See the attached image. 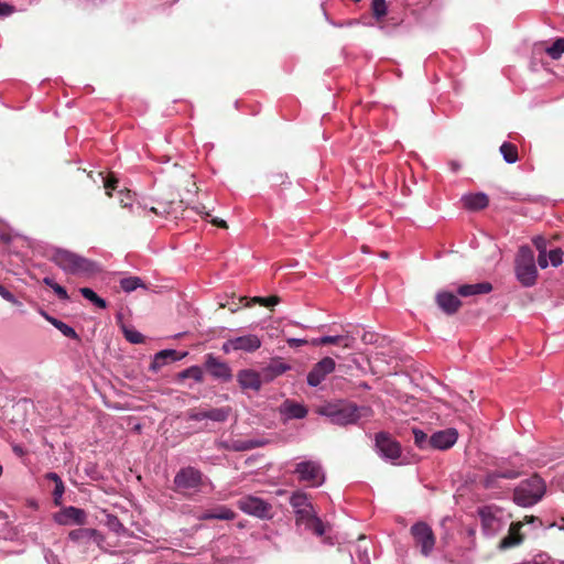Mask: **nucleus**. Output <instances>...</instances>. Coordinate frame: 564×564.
<instances>
[{
  "label": "nucleus",
  "mask_w": 564,
  "mask_h": 564,
  "mask_svg": "<svg viewBox=\"0 0 564 564\" xmlns=\"http://www.w3.org/2000/svg\"><path fill=\"white\" fill-rule=\"evenodd\" d=\"M296 516V525L306 531H312L317 536L325 533V527L322 520L316 516L314 508L301 510Z\"/></svg>",
  "instance_id": "12"
},
{
  "label": "nucleus",
  "mask_w": 564,
  "mask_h": 564,
  "mask_svg": "<svg viewBox=\"0 0 564 564\" xmlns=\"http://www.w3.org/2000/svg\"><path fill=\"white\" fill-rule=\"evenodd\" d=\"M336 368V362L330 357H324L317 364L314 365L312 370L308 372L306 381L310 387L319 386L325 378L330 375Z\"/></svg>",
  "instance_id": "11"
},
{
  "label": "nucleus",
  "mask_w": 564,
  "mask_h": 564,
  "mask_svg": "<svg viewBox=\"0 0 564 564\" xmlns=\"http://www.w3.org/2000/svg\"><path fill=\"white\" fill-rule=\"evenodd\" d=\"M376 449L381 458L391 463H395L401 456L400 444L384 432L376 435Z\"/></svg>",
  "instance_id": "10"
},
{
  "label": "nucleus",
  "mask_w": 564,
  "mask_h": 564,
  "mask_svg": "<svg viewBox=\"0 0 564 564\" xmlns=\"http://www.w3.org/2000/svg\"><path fill=\"white\" fill-rule=\"evenodd\" d=\"M449 165H451V169L453 172H457L460 169L459 163H457L455 161L451 162Z\"/></svg>",
  "instance_id": "61"
},
{
  "label": "nucleus",
  "mask_w": 564,
  "mask_h": 564,
  "mask_svg": "<svg viewBox=\"0 0 564 564\" xmlns=\"http://www.w3.org/2000/svg\"><path fill=\"white\" fill-rule=\"evenodd\" d=\"M532 564H552V561L546 554H539L534 557Z\"/></svg>",
  "instance_id": "52"
},
{
  "label": "nucleus",
  "mask_w": 564,
  "mask_h": 564,
  "mask_svg": "<svg viewBox=\"0 0 564 564\" xmlns=\"http://www.w3.org/2000/svg\"><path fill=\"white\" fill-rule=\"evenodd\" d=\"M43 283L47 286H50L51 289H53L54 284H57L52 278L50 276H45L43 279Z\"/></svg>",
  "instance_id": "59"
},
{
  "label": "nucleus",
  "mask_w": 564,
  "mask_h": 564,
  "mask_svg": "<svg viewBox=\"0 0 564 564\" xmlns=\"http://www.w3.org/2000/svg\"><path fill=\"white\" fill-rule=\"evenodd\" d=\"M319 341L325 345H337L344 348H352L355 339L350 335H335V336H322L319 337Z\"/></svg>",
  "instance_id": "28"
},
{
  "label": "nucleus",
  "mask_w": 564,
  "mask_h": 564,
  "mask_svg": "<svg viewBox=\"0 0 564 564\" xmlns=\"http://www.w3.org/2000/svg\"><path fill=\"white\" fill-rule=\"evenodd\" d=\"M63 494H64V484L63 482L55 484V488H54V492H53L55 502H57L58 499L62 498Z\"/></svg>",
  "instance_id": "51"
},
{
  "label": "nucleus",
  "mask_w": 564,
  "mask_h": 564,
  "mask_svg": "<svg viewBox=\"0 0 564 564\" xmlns=\"http://www.w3.org/2000/svg\"><path fill=\"white\" fill-rule=\"evenodd\" d=\"M180 378H182V379L191 378L195 382L200 383L204 380V371L199 366H192V367L184 369L180 373Z\"/></svg>",
  "instance_id": "35"
},
{
  "label": "nucleus",
  "mask_w": 564,
  "mask_h": 564,
  "mask_svg": "<svg viewBox=\"0 0 564 564\" xmlns=\"http://www.w3.org/2000/svg\"><path fill=\"white\" fill-rule=\"evenodd\" d=\"M371 9L376 20H381L388 10L386 0H372Z\"/></svg>",
  "instance_id": "39"
},
{
  "label": "nucleus",
  "mask_w": 564,
  "mask_h": 564,
  "mask_svg": "<svg viewBox=\"0 0 564 564\" xmlns=\"http://www.w3.org/2000/svg\"><path fill=\"white\" fill-rule=\"evenodd\" d=\"M68 538L70 541L79 544H88L90 541L100 545L104 542V536L96 530L90 528H79L69 532Z\"/></svg>",
  "instance_id": "17"
},
{
  "label": "nucleus",
  "mask_w": 564,
  "mask_h": 564,
  "mask_svg": "<svg viewBox=\"0 0 564 564\" xmlns=\"http://www.w3.org/2000/svg\"><path fill=\"white\" fill-rule=\"evenodd\" d=\"M236 346H237V345H236L235 337H232V338L227 339V340L223 344V346H221V350H223L225 354H230L231 351H238Z\"/></svg>",
  "instance_id": "45"
},
{
  "label": "nucleus",
  "mask_w": 564,
  "mask_h": 564,
  "mask_svg": "<svg viewBox=\"0 0 564 564\" xmlns=\"http://www.w3.org/2000/svg\"><path fill=\"white\" fill-rule=\"evenodd\" d=\"M317 413L326 416L333 424L350 425L359 424L372 417L373 411L369 405H358L354 402L337 401L318 408Z\"/></svg>",
  "instance_id": "1"
},
{
  "label": "nucleus",
  "mask_w": 564,
  "mask_h": 564,
  "mask_svg": "<svg viewBox=\"0 0 564 564\" xmlns=\"http://www.w3.org/2000/svg\"><path fill=\"white\" fill-rule=\"evenodd\" d=\"M120 204L122 207L127 208L132 206L130 191H127L126 193L120 192Z\"/></svg>",
  "instance_id": "49"
},
{
  "label": "nucleus",
  "mask_w": 564,
  "mask_h": 564,
  "mask_svg": "<svg viewBox=\"0 0 564 564\" xmlns=\"http://www.w3.org/2000/svg\"><path fill=\"white\" fill-rule=\"evenodd\" d=\"M482 533L487 536L496 535L505 525L503 510L497 506H484L478 508Z\"/></svg>",
  "instance_id": "5"
},
{
  "label": "nucleus",
  "mask_w": 564,
  "mask_h": 564,
  "mask_svg": "<svg viewBox=\"0 0 564 564\" xmlns=\"http://www.w3.org/2000/svg\"><path fill=\"white\" fill-rule=\"evenodd\" d=\"M230 414L229 408H214L206 410V416L207 420L214 421V422H225Z\"/></svg>",
  "instance_id": "34"
},
{
  "label": "nucleus",
  "mask_w": 564,
  "mask_h": 564,
  "mask_svg": "<svg viewBox=\"0 0 564 564\" xmlns=\"http://www.w3.org/2000/svg\"><path fill=\"white\" fill-rule=\"evenodd\" d=\"M13 12V7L7 3H0V17H8Z\"/></svg>",
  "instance_id": "54"
},
{
  "label": "nucleus",
  "mask_w": 564,
  "mask_h": 564,
  "mask_svg": "<svg viewBox=\"0 0 564 564\" xmlns=\"http://www.w3.org/2000/svg\"><path fill=\"white\" fill-rule=\"evenodd\" d=\"M106 525L117 534L123 533L126 531L124 525L120 522L119 518L113 514H107L106 517Z\"/></svg>",
  "instance_id": "38"
},
{
  "label": "nucleus",
  "mask_w": 564,
  "mask_h": 564,
  "mask_svg": "<svg viewBox=\"0 0 564 564\" xmlns=\"http://www.w3.org/2000/svg\"><path fill=\"white\" fill-rule=\"evenodd\" d=\"M519 474L513 470L490 473L485 477L484 486L486 488H495L498 487L499 479H514Z\"/></svg>",
  "instance_id": "27"
},
{
  "label": "nucleus",
  "mask_w": 564,
  "mask_h": 564,
  "mask_svg": "<svg viewBox=\"0 0 564 564\" xmlns=\"http://www.w3.org/2000/svg\"><path fill=\"white\" fill-rule=\"evenodd\" d=\"M235 340L237 345V350L247 354H252L257 351L262 345V339L256 334H246L237 336L235 337Z\"/></svg>",
  "instance_id": "20"
},
{
  "label": "nucleus",
  "mask_w": 564,
  "mask_h": 564,
  "mask_svg": "<svg viewBox=\"0 0 564 564\" xmlns=\"http://www.w3.org/2000/svg\"><path fill=\"white\" fill-rule=\"evenodd\" d=\"M365 560H366V564H369V558L366 554H365Z\"/></svg>",
  "instance_id": "64"
},
{
  "label": "nucleus",
  "mask_w": 564,
  "mask_h": 564,
  "mask_svg": "<svg viewBox=\"0 0 564 564\" xmlns=\"http://www.w3.org/2000/svg\"><path fill=\"white\" fill-rule=\"evenodd\" d=\"M61 525L83 524L86 520V513L83 509L76 507H66L54 517Z\"/></svg>",
  "instance_id": "15"
},
{
  "label": "nucleus",
  "mask_w": 564,
  "mask_h": 564,
  "mask_svg": "<svg viewBox=\"0 0 564 564\" xmlns=\"http://www.w3.org/2000/svg\"><path fill=\"white\" fill-rule=\"evenodd\" d=\"M458 440V432L454 427L436 431L430 436L432 449L447 451L452 448Z\"/></svg>",
  "instance_id": "14"
},
{
  "label": "nucleus",
  "mask_w": 564,
  "mask_h": 564,
  "mask_svg": "<svg viewBox=\"0 0 564 564\" xmlns=\"http://www.w3.org/2000/svg\"><path fill=\"white\" fill-rule=\"evenodd\" d=\"M286 343H288V345H289L290 347H292V348H293V347H300V346H302V345L307 344V340H306V339H304V338H293V337H292V338H288V339H286Z\"/></svg>",
  "instance_id": "50"
},
{
  "label": "nucleus",
  "mask_w": 564,
  "mask_h": 564,
  "mask_svg": "<svg viewBox=\"0 0 564 564\" xmlns=\"http://www.w3.org/2000/svg\"><path fill=\"white\" fill-rule=\"evenodd\" d=\"M262 443L259 442V441H235L232 443V446L231 448L234 451H237V452H242V451H249V449H252V448H256L258 446H261Z\"/></svg>",
  "instance_id": "40"
},
{
  "label": "nucleus",
  "mask_w": 564,
  "mask_h": 564,
  "mask_svg": "<svg viewBox=\"0 0 564 564\" xmlns=\"http://www.w3.org/2000/svg\"><path fill=\"white\" fill-rule=\"evenodd\" d=\"M435 301L440 310L447 315L455 314L462 306V302L458 296L448 291L437 292Z\"/></svg>",
  "instance_id": "16"
},
{
  "label": "nucleus",
  "mask_w": 564,
  "mask_h": 564,
  "mask_svg": "<svg viewBox=\"0 0 564 564\" xmlns=\"http://www.w3.org/2000/svg\"><path fill=\"white\" fill-rule=\"evenodd\" d=\"M45 560L48 564H58V558L57 556L51 552V551H45Z\"/></svg>",
  "instance_id": "55"
},
{
  "label": "nucleus",
  "mask_w": 564,
  "mask_h": 564,
  "mask_svg": "<svg viewBox=\"0 0 564 564\" xmlns=\"http://www.w3.org/2000/svg\"><path fill=\"white\" fill-rule=\"evenodd\" d=\"M239 509L250 516L260 519L271 518V505L261 498L246 496L238 501Z\"/></svg>",
  "instance_id": "9"
},
{
  "label": "nucleus",
  "mask_w": 564,
  "mask_h": 564,
  "mask_svg": "<svg viewBox=\"0 0 564 564\" xmlns=\"http://www.w3.org/2000/svg\"><path fill=\"white\" fill-rule=\"evenodd\" d=\"M251 302L269 307V306L276 305L280 302V297H278V296H269V297L254 296L251 299Z\"/></svg>",
  "instance_id": "43"
},
{
  "label": "nucleus",
  "mask_w": 564,
  "mask_h": 564,
  "mask_svg": "<svg viewBox=\"0 0 564 564\" xmlns=\"http://www.w3.org/2000/svg\"><path fill=\"white\" fill-rule=\"evenodd\" d=\"M545 490L544 480L534 475L518 485L513 492V501L521 507H531L543 498Z\"/></svg>",
  "instance_id": "4"
},
{
  "label": "nucleus",
  "mask_w": 564,
  "mask_h": 564,
  "mask_svg": "<svg viewBox=\"0 0 564 564\" xmlns=\"http://www.w3.org/2000/svg\"><path fill=\"white\" fill-rule=\"evenodd\" d=\"M52 290L58 296V299H61L63 301H68L69 300V296H68V293H67L66 289L64 286L59 285L58 283L54 284Z\"/></svg>",
  "instance_id": "46"
},
{
  "label": "nucleus",
  "mask_w": 564,
  "mask_h": 564,
  "mask_svg": "<svg viewBox=\"0 0 564 564\" xmlns=\"http://www.w3.org/2000/svg\"><path fill=\"white\" fill-rule=\"evenodd\" d=\"M236 513L228 507L220 506L212 511H206L200 516L202 520H234Z\"/></svg>",
  "instance_id": "26"
},
{
  "label": "nucleus",
  "mask_w": 564,
  "mask_h": 564,
  "mask_svg": "<svg viewBox=\"0 0 564 564\" xmlns=\"http://www.w3.org/2000/svg\"><path fill=\"white\" fill-rule=\"evenodd\" d=\"M175 1L176 0H164L165 3H170V4L174 3Z\"/></svg>",
  "instance_id": "63"
},
{
  "label": "nucleus",
  "mask_w": 564,
  "mask_h": 564,
  "mask_svg": "<svg viewBox=\"0 0 564 564\" xmlns=\"http://www.w3.org/2000/svg\"><path fill=\"white\" fill-rule=\"evenodd\" d=\"M46 479L54 481L55 484L63 482L61 477L56 473H47Z\"/></svg>",
  "instance_id": "57"
},
{
  "label": "nucleus",
  "mask_w": 564,
  "mask_h": 564,
  "mask_svg": "<svg viewBox=\"0 0 564 564\" xmlns=\"http://www.w3.org/2000/svg\"><path fill=\"white\" fill-rule=\"evenodd\" d=\"M462 200L464 206L470 210L484 209L489 203L488 196L484 193L464 195Z\"/></svg>",
  "instance_id": "22"
},
{
  "label": "nucleus",
  "mask_w": 564,
  "mask_h": 564,
  "mask_svg": "<svg viewBox=\"0 0 564 564\" xmlns=\"http://www.w3.org/2000/svg\"><path fill=\"white\" fill-rule=\"evenodd\" d=\"M187 416L189 420L192 421H203V420H207V416H206V410H200V411H191L187 413Z\"/></svg>",
  "instance_id": "47"
},
{
  "label": "nucleus",
  "mask_w": 564,
  "mask_h": 564,
  "mask_svg": "<svg viewBox=\"0 0 564 564\" xmlns=\"http://www.w3.org/2000/svg\"><path fill=\"white\" fill-rule=\"evenodd\" d=\"M492 291V285L489 282H479L474 284H463L457 289L458 295L463 297L475 296L480 294H488Z\"/></svg>",
  "instance_id": "21"
},
{
  "label": "nucleus",
  "mask_w": 564,
  "mask_h": 564,
  "mask_svg": "<svg viewBox=\"0 0 564 564\" xmlns=\"http://www.w3.org/2000/svg\"><path fill=\"white\" fill-rule=\"evenodd\" d=\"M533 243L539 250V252H541V250H545V240L542 237L534 238Z\"/></svg>",
  "instance_id": "56"
},
{
  "label": "nucleus",
  "mask_w": 564,
  "mask_h": 564,
  "mask_svg": "<svg viewBox=\"0 0 564 564\" xmlns=\"http://www.w3.org/2000/svg\"><path fill=\"white\" fill-rule=\"evenodd\" d=\"M50 260L63 272L70 275L88 278L100 271L99 265L95 261L66 249H54Z\"/></svg>",
  "instance_id": "2"
},
{
  "label": "nucleus",
  "mask_w": 564,
  "mask_h": 564,
  "mask_svg": "<svg viewBox=\"0 0 564 564\" xmlns=\"http://www.w3.org/2000/svg\"><path fill=\"white\" fill-rule=\"evenodd\" d=\"M410 532L420 547L421 554L429 557L435 547V535L432 528L426 522L419 521L411 527Z\"/></svg>",
  "instance_id": "7"
},
{
  "label": "nucleus",
  "mask_w": 564,
  "mask_h": 564,
  "mask_svg": "<svg viewBox=\"0 0 564 564\" xmlns=\"http://www.w3.org/2000/svg\"><path fill=\"white\" fill-rule=\"evenodd\" d=\"M563 251L560 248L552 249L549 252V260L553 267H558L563 263Z\"/></svg>",
  "instance_id": "42"
},
{
  "label": "nucleus",
  "mask_w": 564,
  "mask_h": 564,
  "mask_svg": "<svg viewBox=\"0 0 564 564\" xmlns=\"http://www.w3.org/2000/svg\"><path fill=\"white\" fill-rule=\"evenodd\" d=\"M522 524L520 522L512 523L510 525L509 534L506 538H503L500 542L501 549L513 547L522 542V536L519 533Z\"/></svg>",
  "instance_id": "25"
},
{
  "label": "nucleus",
  "mask_w": 564,
  "mask_h": 564,
  "mask_svg": "<svg viewBox=\"0 0 564 564\" xmlns=\"http://www.w3.org/2000/svg\"><path fill=\"white\" fill-rule=\"evenodd\" d=\"M290 369V365L274 360L263 369V376L265 377L267 380H272L275 377L283 375Z\"/></svg>",
  "instance_id": "30"
},
{
  "label": "nucleus",
  "mask_w": 564,
  "mask_h": 564,
  "mask_svg": "<svg viewBox=\"0 0 564 564\" xmlns=\"http://www.w3.org/2000/svg\"><path fill=\"white\" fill-rule=\"evenodd\" d=\"M294 473L300 481L308 484L310 487H321L325 482V474L317 460H303L296 464Z\"/></svg>",
  "instance_id": "6"
},
{
  "label": "nucleus",
  "mask_w": 564,
  "mask_h": 564,
  "mask_svg": "<svg viewBox=\"0 0 564 564\" xmlns=\"http://www.w3.org/2000/svg\"><path fill=\"white\" fill-rule=\"evenodd\" d=\"M12 451L15 455L22 457L25 454V449L20 445H13Z\"/></svg>",
  "instance_id": "58"
},
{
  "label": "nucleus",
  "mask_w": 564,
  "mask_h": 564,
  "mask_svg": "<svg viewBox=\"0 0 564 564\" xmlns=\"http://www.w3.org/2000/svg\"><path fill=\"white\" fill-rule=\"evenodd\" d=\"M187 356V351L178 352L175 349H163L154 355L153 361L151 364V369L156 371L158 369L166 366L172 361L182 360Z\"/></svg>",
  "instance_id": "18"
},
{
  "label": "nucleus",
  "mask_w": 564,
  "mask_h": 564,
  "mask_svg": "<svg viewBox=\"0 0 564 564\" xmlns=\"http://www.w3.org/2000/svg\"><path fill=\"white\" fill-rule=\"evenodd\" d=\"M517 280L524 288L533 286L538 279L534 252L529 246H521L514 260Z\"/></svg>",
  "instance_id": "3"
},
{
  "label": "nucleus",
  "mask_w": 564,
  "mask_h": 564,
  "mask_svg": "<svg viewBox=\"0 0 564 564\" xmlns=\"http://www.w3.org/2000/svg\"><path fill=\"white\" fill-rule=\"evenodd\" d=\"M237 381L242 389L259 391L262 384L259 372L252 369H243L237 373Z\"/></svg>",
  "instance_id": "19"
},
{
  "label": "nucleus",
  "mask_w": 564,
  "mask_h": 564,
  "mask_svg": "<svg viewBox=\"0 0 564 564\" xmlns=\"http://www.w3.org/2000/svg\"><path fill=\"white\" fill-rule=\"evenodd\" d=\"M288 419H304L307 415V409L301 403L285 401L281 409Z\"/></svg>",
  "instance_id": "23"
},
{
  "label": "nucleus",
  "mask_w": 564,
  "mask_h": 564,
  "mask_svg": "<svg viewBox=\"0 0 564 564\" xmlns=\"http://www.w3.org/2000/svg\"><path fill=\"white\" fill-rule=\"evenodd\" d=\"M205 368L209 375L218 380L228 382L232 379V371L229 365L225 361L219 360L213 354H208L205 357Z\"/></svg>",
  "instance_id": "13"
},
{
  "label": "nucleus",
  "mask_w": 564,
  "mask_h": 564,
  "mask_svg": "<svg viewBox=\"0 0 564 564\" xmlns=\"http://www.w3.org/2000/svg\"><path fill=\"white\" fill-rule=\"evenodd\" d=\"M42 316L50 322L54 327H56L65 337L72 338V339H79L78 334L76 330L67 325L66 323L48 315L44 311L41 312Z\"/></svg>",
  "instance_id": "24"
},
{
  "label": "nucleus",
  "mask_w": 564,
  "mask_h": 564,
  "mask_svg": "<svg viewBox=\"0 0 564 564\" xmlns=\"http://www.w3.org/2000/svg\"><path fill=\"white\" fill-rule=\"evenodd\" d=\"M79 292L86 300L91 302L98 308L107 307V302L102 297H100L94 290L89 288H82L79 289Z\"/></svg>",
  "instance_id": "33"
},
{
  "label": "nucleus",
  "mask_w": 564,
  "mask_h": 564,
  "mask_svg": "<svg viewBox=\"0 0 564 564\" xmlns=\"http://www.w3.org/2000/svg\"><path fill=\"white\" fill-rule=\"evenodd\" d=\"M123 333L126 339L131 344H141L144 341V336L133 328H124Z\"/></svg>",
  "instance_id": "41"
},
{
  "label": "nucleus",
  "mask_w": 564,
  "mask_h": 564,
  "mask_svg": "<svg viewBox=\"0 0 564 564\" xmlns=\"http://www.w3.org/2000/svg\"><path fill=\"white\" fill-rule=\"evenodd\" d=\"M500 153L508 164H513L519 159L517 147L510 142H503L500 145Z\"/></svg>",
  "instance_id": "32"
},
{
  "label": "nucleus",
  "mask_w": 564,
  "mask_h": 564,
  "mask_svg": "<svg viewBox=\"0 0 564 564\" xmlns=\"http://www.w3.org/2000/svg\"><path fill=\"white\" fill-rule=\"evenodd\" d=\"M117 180L107 178L105 180V188L107 191V195L111 196V189L116 188Z\"/></svg>",
  "instance_id": "53"
},
{
  "label": "nucleus",
  "mask_w": 564,
  "mask_h": 564,
  "mask_svg": "<svg viewBox=\"0 0 564 564\" xmlns=\"http://www.w3.org/2000/svg\"><path fill=\"white\" fill-rule=\"evenodd\" d=\"M202 482V471L192 466L181 468L174 476V485L182 492L187 490L198 491Z\"/></svg>",
  "instance_id": "8"
},
{
  "label": "nucleus",
  "mask_w": 564,
  "mask_h": 564,
  "mask_svg": "<svg viewBox=\"0 0 564 564\" xmlns=\"http://www.w3.org/2000/svg\"><path fill=\"white\" fill-rule=\"evenodd\" d=\"M545 52L552 59H558L564 53V37H560L553 42L545 48Z\"/></svg>",
  "instance_id": "36"
},
{
  "label": "nucleus",
  "mask_w": 564,
  "mask_h": 564,
  "mask_svg": "<svg viewBox=\"0 0 564 564\" xmlns=\"http://www.w3.org/2000/svg\"><path fill=\"white\" fill-rule=\"evenodd\" d=\"M0 296L10 302V303H13V304H17L18 303V300L17 297L14 296L13 293H11L9 290H7L2 284H0Z\"/></svg>",
  "instance_id": "44"
},
{
  "label": "nucleus",
  "mask_w": 564,
  "mask_h": 564,
  "mask_svg": "<svg viewBox=\"0 0 564 564\" xmlns=\"http://www.w3.org/2000/svg\"><path fill=\"white\" fill-rule=\"evenodd\" d=\"M120 288L126 293H131L139 288L145 289L147 286L141 278L139 276H128L120 280Z\"/></svg>",
  "instance_id": "31"
},
{
  "label": "nucleus",
  "mask_w": 564,
  "mask_h": 564,
  "mask_svg": "<svg viewBox=\"0 0 564 564\" xmlns=\"http://www.w3.org/2000/svg\"><path fill=\"white\" fill-rule=\"evenodd\" d=\"M538 264L541 269H546L549 267V254H546V250H541V252H539Z\"/></svg>",
  "instance_id": "48"
},
{
  "label": "nucleus",
  "mask_w": 564,
  "mask_h": 564,
  "mask_svg": "<svg viewBox=\"0 0 564 564\" xmlns=\"http://www.w3.org/2000/svg\"><path fill=\"white\" fill-rule=\"evenodd\" d=\"M290 503L295 514L300 513L301 510H308V508H313L312 503L308 501L307 495L303 491L294 492L290 498Z\"/></svg>",
  "instance_id": "29"
},
{
  "label": "nucleus",
  "mask_w": 564,
  "mask_h": 564,
  "mask_svg": "<svg viewBox=\"0 0 564 564\" xmlns=\"http://www.w3.org/2000/svg\"><path fill=\"white\" fill-rule=\"evenodd\" d=\"M210 221H212L214 225H217V226H219V227H223V228H225V227H226V221H225V220H223V219H219V218H217V217H216V218H212V220H210Z\"/></svg>",
  "instance_id": "60"
},
{
  "label": "nucleus",
  "mask_w": 564,
  "mask_h": 564,
  "mask_svg": "<svg viewBox=\"0 0 564 564\" xmlns=\"http://www.w3.org/2000/svg\"><path fill=\"white\" fill-rule=\"evenodd\" d=\"M414 444L420 449H431L432 445L430 444V437L425 432L419 429H413Z\"/></svg>",
  "instance_id": "37"
},
{
  "label": "nucleus",
  "mask_w": 564,
  "mask_h": 564,
  "mask_svg": "<svg viewBox=\"0 0 564 564\" xmlns=\"http://www.w3.org/2000/svg\"><path fill=\"white\" fill-rule=\"evenodd\" d=\"M312 345H314V346H321V345H324V344L319 341V337H318V338H314V339L312 340Z\"/></svg>",
  "instance_id": "62"
}]
</instances>
